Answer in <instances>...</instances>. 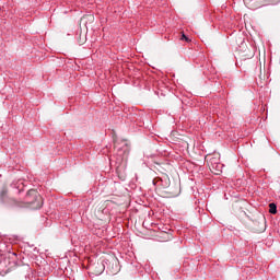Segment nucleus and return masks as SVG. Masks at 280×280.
Segmentation results:
<instances>
[{"label":"nucleus","mask_w":280,"mask_h":280,"mask_svg":"<svg viewBox=\"0 0 280 280\" xmlns=\"http://www.w3.org/2000/svg\"><path fill=\"white\" fill-rule=\"evenodd\" d=\"M27 205H33V209H40L43 207V197L36 191V189H30L25 197Z\"/></svg>","instance_id":"f257e3e1"},{"label":"nucleus","mask_w":280,"mask_h":280,"mask_svg":"<svg viewBox=\"0 0 280 280\" xmlns=\"http://www.w3.org/2000/svg\"><path fill=\"white\" fill-rule=\"evenodd\" d=\"M128 154H130V147L124 144L121 148H118L117 153L109 158L110 163L115 161L117 165H121L124 161H127Z\"/></svg>","instance_id":"f03ea898"},{"label":"nucleus","mask_w":280,"mask_h":280,"mask_svg":"<svg viewBox=\"0 0 280 280\" xmlns=\"http://www.w3.org/2000/svg\"><path fill=\"white\" fill-rule=\"evenodd\" d=\"M280 0H244V3L250 8V10H257L266 5H277Z\"/></svg>","instance_id":"7ed1b4c3"},{"label":"nucleus","mask_w":280,"mask_h":280,"mask_svg":"<svg viewBox=\"0 0 280 280\" xmlns=\"http://www.w3.org/2000/svg\"><path fill=\"white\" fill-rule=\"evenodd\" d=\"M153 185L159 189H167V187H170V177L167 175L155 177L153 179Z\"/></svg>","instance_id":"20e7f679"},{"label":"nucleus","mask_w":280,"mask_h":280,"mask_svg":"<svg viewBox=\"0 0 280 280\" xmlns=\"http://www.w3.org/2000/svg\"><path fill=\"white\" fill-rule=\"evenodd\" d=\"M269 213H271V215L277 214V205L269 203Z\"/></svg>","instance_id":"39448f33"},{"label":"nucleus","mask_w":280,"mask_h":280,"mask_svg":"<svg viewBox=\"0 0 280 280\" xmlns=\"http://www.w3.org/2000/svg\"><path fill=\"white\" fill-rule=\"evenodd\" d=\"M180 40L189 42V37H187L186 34H183Z\"/></svg>","instance_id":"423d86ee"}]
</instances>
